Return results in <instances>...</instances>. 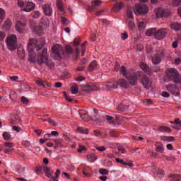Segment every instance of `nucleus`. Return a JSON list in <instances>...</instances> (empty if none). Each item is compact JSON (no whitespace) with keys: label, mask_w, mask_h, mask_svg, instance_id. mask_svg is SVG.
<instances>
[{"label":"nucleus","mask_w":181,"mask_h":181,"mask_svg":"<svg viewBox=\"0 0 181 181\" xmlns=\"http://www.w3.org/2000/svg\"><path fill=\"white\" fill-rule=\"evenodd\" d=\"M117 84L123 88H127L129 86V83L124 78H120Z\"/></svg>","instance_id":"6ab92c4d"},{"label":"nucleus","mask_w":181,"mask_h":181,"mask_svg":"<svg viewBox=\"0 0 181 181\" xmlns=\"http://www.w3.org/2000/svg\"><path fill=\"white\" fill-rule=\"evenodd\" d=\"M25 3H24V1H21V0H18V6H20L21 8H24L25 7Z\"/></svg>","instance_id":"e2e57ef3"},{"label":"nucleus","mask_w":181,"mask_h":181,"mask_svg":"<svg viewBox=\"0 0 181 181\" xmlns=\"http://www.w3.org/2000/svg\"><path fill=\"white\" fill-rule=\"evenodd\" d=\"M64 54V50L61 45H55L52 47V56L57 60H62Z\"/></svg>","instance_id":"39448f33"},{"label":"nucleus","mask_w":181,"mask_h":181,"mask_svg":"<svg viewBox=\"0 0 181 181\" xmlns=\"http://www.w3.org/2000/svg\"><path fill=\"white\" fill-rule=\"evenodd\" d=\"M87 158L90 162H95L97 160V156L94 153H91L90 156H87Z\"/></svg>","instance_id":"473e14b6"},{"label":"nucleus","mask_w":181,"mask_h":181,"mask_svg":"<svg viewBox=\"0 0 181 181\" xmlns=\"http://www.w3.org/2000/svg\"><path fill=\"white\" fill-rule=\"evenodd\" d=\"M42 167L43 166H40V167H36V169H35V173L39 174V173H42Z\"/></svg>","instance_id":"13d9d810"},{"label":"nucleus","mask_w":181,"mask_h":181,"mask_svg":"<svg viewBox=\"0 0 181 181\" xmlns=\"http://www.w3.org/2000/svg\"><path fill=\"white\" fill-rule=\"evenodd\" d=\"M170 123L174 124V125L172 126V127H173V129H176V128H177L176 126H179V127H181V121H180L179 119H175L174 120V122H173V121H170Z\"/></svg>","instance_id":"393cba45"},{"label":"nucleus","mask_w":181,"mask_h":181,"mask_svg":"<svg viewBox=\"0 0 181 181\" xmlns=\"http://www.w3.org/2000/svg\"><path fill=\"white\" fill-rule=\"evenodd\" d=\"M156 32H157V28H150L148 29L146 32V36H153L154 38L156 37Z\"/></svg>","instance_id":"a211bd4d"},{"label":"nucleus","mask_w":181,"mask_h":181,"mask_svg":"<svg viewBox=\"0 0 181 181\" xmlns=\"http://www.w3.org/2000/svg\"><path fill=\"white\" fill-rule=\"evenodd\" d=\"M42 172L46 173L47 177L50 178L53 174V171L49 167H42Z\"/></svg>","instance_id":"412c9836"},{"label":"nucleus","mask_w":181,"mask_h":181,"mask_svg":"<svg viewBox=\"0 0 181 181\" xmlns=\"http://www.w3.org/2000/svg\"><path fill=\"white\" fill-rule=\"evenodd\" d=\"M181 4V0H173V6L174 7H178Z\"/></svg>","instance_id":"603ef678"},{"label":"nucleus","mask_w":181,"mask_h":181,"mask_svg":"<svg viewBox=\"0 0 181 181\" xmlns=\"http://www.w3.org/2000/svg\"><path fill=\"white\" fill-rule=\"evenodd\" d=\"M83 175L87 177H89L90 176V173L88 169H83Z\"/></svg>","instance_id":"3c124183"},{"label":"nucleus","mask_w":181,"mask_h":181,"mask_svg":"<svg viewBox=\"0 0 181 181\" xmlns=\"http://www.w3.org/2000/svg\"><path fill=\"white\" fill-rule=\"evenodd\" d=\"M6 43L7 44V47L9 50H15L17 47L16 36L14 35H10L8 37H7Z\"/></svg>","instance_id":"0eeeda50"},{"label":"nucleus","mask_w":181,"mask_h":181,"mask_svg":"<svg viewBox=\"0 0 181 181\" xmlns=\"http://www.w3.org/2000/svg\"><path fill=\"white\" fill-rule=\"evenodd\" d=\"M129 109L128 106L124 105L123 103H121L118 107H117V110L119 112H125Z\"/></svg>","instance_id":"7c9ffc66"},{"label":"nucleus","mask_w":181,"mask_h":181,"mask_svg":"<svg viewBox=\"0 0 181 181\" xmlns=\"http://www.w3.org/2000/svg\"><path fill=\"white\" fill-rule=\"evenodd\" d=\"M11 134H9L7 132H4L3 134V137L4 141H8L11 139Z\"/></svg>","instance_id":"a19ab883"},{"label":"nucleus","mask_w":181,"mask_h":181,"mask_svg":"<svg viewBox=\"0 0 181 181\" xmlns=\"http://www.w3.org/2000/svg\"><path fill=\"white\" fill-rule=\"evenodd\" d=\"M112 119H113V117L112 116H108V115L106 116V119L108 122L112 123Z\"/></svg>","instance_id":"774afa93"},{"label":"nucleus","mask_w":181,"mask_h":181,"mask_svg":"<svg viewBox=\"0 0 181 181\" xmlns=\"http://www.w3.org/2000/svg\"><path fill=\"white\" fill-rule=\"evenodd\" d=\"M142 76L143 73L141 71H137L136 73L130 74L128 76H125L124 77L127 78L130 85L134 86L137 83V80L140 79Z\"/></svg>","instance_id":"20e7f679"},{"label":"nucleus","mask_w":181,"mask_h":181,"mask_svg":"<svg viewBox=\"0 0 181 181\" xmlns=\"http://www.w3.org/2000/svg\"><path fill=\"white\" fill-rule=\"evenodd\" d=\"M103 1L99 0H94L91 1V6L92 7H99L102 5Z\"/></svg>","instance_id":"2f4dec72"},{"label":"nucleus","mask_w":181,"mask_h":181,"mask_svg":"<svg viewBox=\"0 0 181 181\" xmlns=\"http://www.w3.org/2000/svg\"><path fill=\"white\" fill-rule=\"evenodd\" d=\"M25 24L24 23V19L22 18L21 20H17L16 28L18 33H23Z\"/></svg>","instance_id":"ddd939ff"},{"label":"nucleus","mask_w":181,"mask_h":181,"mask_svg":"<svg viewBox=\"0 0 181 181\" xmlns=\"http://www.w3.org/2000/svg\"><path fill=\"white\" fill-rule=\"evenodd\" d=\"M34 31L36 34L40 36L43 33V28L42 26H35Z\"/></svg>","instance_id":"cd10ccee"},{"label":"nucleus","mask_w":181,"mask_h":181,"mask_svg":"<svg viewBox=\"0 0 181 181\" xmlns=\"http://www.w3.org/2000/svg\"><path fill=\"white\" fill-rule=\"evenodd\" d=\"M57 7L58 8V10L63 11H64V8H63V4H62V0H58L57 1Z\"/></svg>","instance_id":"ea45409f"},{"label":"nucleus","mask_w":181,"mask_h":181,"mask_svg":"<svg viewBox=\"0 0 181 181\" xmlns=\"http://www.w3.org/2000/svg\"><path fill=\"white\" fill-rule=\"evenodd\" d=\"M61 21H62V25H66V26L68 25L69 23V20H67L64 17H61Z\"/></svg>","instance_id":"49530a36"},{"label":"nucleus","mask_w":181,"mask_h":181,"mask_svg":"<svg viewBox=\"0 0 181 181\" xmlns=\"http://www.w3.org/2000/svg\"><path fill=\"white\" fill-rule=\"evenodd\" d=\"M165 88L171 93V94L175 95H178V88L175 87L174 85H167Z\"/></svg>","instance_id":"2eb2a0df"},{"label":"nucleus","mask_w":181,"mask_h":181,"mask_svg":"<svg viewBox=\"0 0 181 181\" xmlns=\"http://www.w3.org/2000/svg\"><path fill=\"white\" fill-rule=\"evenodd\" d=\"M163 57H165V51L163 49H160L152 56V63H153V65H158L161 63Z\"/></svg>","instance_id":"423d86ee"},{"label":"nucleus","mask_w":181,"mask_h":181,"mask_svg":"<svg viewBox=\"0 0 181 181\" xmlns=\"http://www.w3.org/2000/svg\"><path fill=\"white\" fill-rule=\"evenodd\" d=\"M168 78L175 83H181V76L179 74L177 69L174 68H171L168 69V72L167 73Z\"/></svg>","instance_id":"7ed1b4c3"},{"label":"nucleus","mask_w":181,"mask_h":181,"mask_svg":"<svg viewBox=\"0 0 181 181\" xmlns=\"http://www.w3.org/2000/svg\"><path fill=\"white\" fill-rule=\"evenodd\" d=\"M78 132L81 134H88V130H86L83 127H78Z\"/></svg>","instance_id":"5fc2aeb1"},{"label":"nucleus","mask_w":181,"mask_h":181,"mask_svg":"<svg viewBox=\"0 0 181 181\" xmlns=\"http://www.w3.org/2000/svg\"><path fill=\"white\" fill-rule=\"evenodd\" d=\"M35 8V4L33 2H25L24 8H23V11L25 12H30L32 11Z\"/></svg>","instance_id":"dca6fc26"},{"label":"nucleus","mask_w":181,"mask_h":181,"mask_svg":"<svg viewBox=\"0 0 181 181\" xmlns=\"http://www.w3.org/2000/svg\"><path fill=\"white\" fill-rule=\"evenodd\" d=\"M42 10L45 15L49 17L53 14V8H51L50 5L46 4L42 6Z\"/></svg>","instance_id":"4468645a"},{"label":"nucleus","mask_w":181,"mask_h":181,"mask_svg":"<svg viewBox=\"0 0 181 181\" xmlns=\"http://www.w3.org/2000/svg\"><path fill=\"white\" fill-rule=\"evenodd\" d=\"M80 45V40L78 39L75 38L74 40V46H79Z\"/></svg>","instance_id":"338daca9"},{"label":"nucleus","mask_w":181,"mask_h":181,"mask_svg":"<svg viewBox=\"0 0 181 181\" xmlns=\"http://www.w3.org/2000/svg\"><path fill=\"white\" fill-rule=\"evenodd\" d=\"M141 83L145 89L148 90L152 86V80L143 74L141 78Z\"/></svg>","instance_id":"1a4fd4ad"},{"label":"nucleus","mask_w":181,"mask_h":181,"mask_svg":"<svg viewBox=\"0 0 181 181\" xmlns=\"http://www.w3.org/2000/svg\"><path fill=\"white\" fill-rule=\"evenodd\" d=\"M45 46L43 42L35 40L33 38L30 39L28 43V52H29V61L31 63L36 62V54L33 53V50L35 48L36 51H40L41 49Z\"/></svg>","instance_id":"f257e3e1"},{"label":"nucleus","mask_w":181,"mask_h":181,"mask_svg":"<svg viewBox=\"0 0 181 181\" xmlns=\"http://www.w3.org/2000/svg\"><path fill=\"white\" fill-rule=\"evenodd\" d=\"M54 142H55V148H62V139L55 140Z\"/></svg>","instance_id":"c03bdc74"},{"label":"nucleus","mask_w":181,"mask_h":181,"mask_svg":"<svg viewBox=\"0 0 181 181\" xmlns=\"http://www.w3.org/2000/svg\"><path fill=\"white\" fill-rule=\"evenodd\" d=\"M47 48H44L42 52H38L37 62L40 65L46 64L48 68L52 69L54 66V63L47 58Z\"/></svg>","instance_id":"f03ea898"},{"label":"nucleus","mask_w":181,"mask_h":181,"mask_svg":"<svg viewBox=\"0 0 181 181\" xmlns=\"http://www.w3.org/2000/svg\"><path fill=\"white\" fill-rule=\"evenodd\" d=\"M78 115L81 116V118L86 122L89 120V115L88 113L84 110H79Z\"/></svg>","instance_id":"f3484780"},{"label":"nucleus","mask_w":181,"mask_h":181,"mask_svg":"<svg viewBox=\"0 0 181 181\" xmlns=\"http://www.w3.org/2000/svg\"><path fill=\"white\" fill-rule=\"evenodd\" d=\"M81 90L86 93L92 92L93 90H96L98 89V86L95 83H90L86 86H81Z\"/></svg>","instance_id":"9b49d317"},{"label":"nucleus","mask_w":181,"mask_h":181,"mask_svg":"<svg viewBox=\"0 0 181 181\" xmlns=\"http://www.w3.org/2000/svg\"><path fill=\"white\" fill-rule=\"evenodd\" d=\"M127 22L129 28L132 30H134L136 28V25L133 20H127Z\"/></svg>","instance_id":"c756f323"},{"label":"nucleus","mask_w":181,"mask_h":181,"mask_svg":"<svg viewBox=\"0 0 181 181\" xmlns=\"http://www.w3.org/2000/svg\"><path fill=\"white\" fill-rule=\"evenodd\" d=\"M168 30L167 28H161L159 30H156V40H161L162 39L165 38L167 35Z\"/></svg>","instance_id":"9d476101"},{"label":"nucleus","mask_w":181,"mask_h":181,"mask_svg":"<svg viewBox=\"0 0 181 181\" xmlns=\"http://www.w3.org/2000/svg\"><path fill=\"white\" fill-rule=\"evenodd\" d=\"M35 82L38 84L39 86H42L43 88L46 87L47 82L45 81H42L40 78H38L35 81Z\"/></svg>","instance_id":"72a5a7b5"},{"label":"nucleus","mask_w":181,"mask_h":181,"mask_svg":"<svg viewBox=\"0 0 181 181\" xmlns=\"http://www.w3.org/2000/svg\"><path fill=\"white\" fill-rule=\"evenodd\" d=\"M171 181H181V175H173L171 177Z\"/></svg>","instance_id":"de8ad7c7"},{"label":"nucleus","mask_w":181,"mask_h":181,"mask_svg":"<svg viewBox=\"0 0 181 181\" xmlns=\"http://www.w3.org/2000/svg\"><path fill=\"white\" fill-rule=\"evenodd\" d=\"M124 7V5L122 2L117 3L116 5H115V7H113V11L115 12H118L121 9H122Z\"/></svg>","instance_id":"5701e85b"},{"label":"nucleus","mask_w":181,"mask_h":181,"mask_svg":"<svg viewBox=\"0 0 181 181\" xmlns=\"http://www.w3.org/2000/svg\"><path fill=\"white\" fill-rule=\"evenodd\" d=\"M13 151V148H4V153L6 154H11Z\"/></svg>","instance_id":"052dcab7"},{"label":"nucleus","mask_w":181,"mask_h":181,"mask_svg":"<svg viewBox=\"0 0 181 181\" xmlns=\"http://www.w3.org/2000/svg\"><path fill=\"white\" fill-rule=\"evenodd\" d=\"M156 151L162 153L164 151H165V148H163V146L162 144L160 143H158L156 144Z\"/></svg>","instance_id":"a878e982"},{"label":"nucleus","mask_w":181,"mask_h":181,"mask_svg":"<svg viewBox=\"0 0 181 181\" xmlns=\"http://www.w3.org/2000/svg\"><path fill=\"white\" fill-rule=\"evenodd\" d=\"M137 25L138 29L141 31H144L146 29V23L144 21H139Z\"/></svg>","instance_id":"bb28decb"},{"label":"nucleus","mask_w":181,"mask_h":181,"mask_svg":"<svg viewBox=\"0 0 181 181\" xmlns=\"http://www.w3.org/2000/svg\"><path fill=\"white\" fill-rule=\"evenodd\" d=\"M170 15V12L169 11L165 10L162 8H159L156 11V16H158V18H166Z\"/></svg>","instance_id":"f8f14e48"},{"label":"nucleus","mask_w":181,"mask_h":181,"mask_svg":"<svg viewBox=\"0 0 181 181\" xmlns=\"http://www.w3.org/2000/svg\"><path fill=\"white\" fill-rule=\"evenodd\" d=\"M120 72H121L122 75L124 76V77L128 76V75L132 74H129L127 72V68H125L124 66H121Z\"/></svg>","instance_id":"f704fd0d"},{"label":"nucleus","mask_w":181,"mask_h":181,"mask_svg":"<svg viewBox=\"0 0 181 181\" xmlns=\"http://www.w3.org/2000/svg\"><path fill=\"white\" fill-rule=\"evenodd\" d=\"M127 16H128L127 20H129V21L134 20L133 12L132 11H127Z\"/></svg>","instance_id":"09e8293b"},{"label":"nucleus","mask_w":181,"mask_h":181,"mask_svg":"<svg viewBox=\"0 0 181 181\" xmlns=\"http://www.w3.org/2000/svg\"><path fill=\"white\" fill-rule=\"evenodd\" d=\"M148 13V8L146 5H142L140 4H137L136 5V8H134V13L136 15H146Z\"/></svg>","instance_id":"6e6552de"},{"label":"nucleus","mask_w":181,"mask_h":181,"mask_svg":"<svg viewBox=\"0 0 181 181\" xmlns=\"http://www.w3.org/2000/svg\"><path fill=\"white\" fill-rule=\"evenodd\" d=\"M170 28L175 31H180L181 29V25L179 23H171Z\"/></svg>","instance_id":"aec40b11"},{"label":"nucleus","mask_w":181,"mask_h":181,"mask_svg":"<svg viewBox=\"0 0 181 181\" xmlns=\"http://www.w3.org/2000/svg\"><path fill=\"white\" fill-rule=\"evenodd\" d=\"M66 52L68 54H72L74 52V49L70 45H66Z\"/></svg>","instance_id":"58836bf2"},{"label":"nucleus","mask_w":181,"mask_h":181,"mask_svg":"<svg viewBox=\"0 0 181 181\" xmlns=\"http://www.w3.org/2000/svg\"><path fill=\"white\" fill-rule=\"evenodd\" d=\"M5 25H6V28H9L11 27V20H6L5 21Z\"/></svg>","instance_id":"bf43d9fd"},{"label":"nucleus","mask_w":181,"mask_h":181,"mask_svg":"<svg viewBox=\"0 0 181 181\" xmlns=\"http://www.w3.org/2000/svg\"><path fill=\"white\" fill-rule=\"evenodd\" d=\"M98 67V64H97V62L96 61H93L92 62L90 63V65L89 66H88V70L90 71V72H92L94 70H95Z\"/></svg>","instance_id":"4be33fe9"},{"label":"nucleus","mask_w":181,"mask_h":181,"mask_svg":"<svg viewBox=\"0 0 181 181\" xmlns=\"http://www.w3.org/2000/svg\"><path fill=\"white\" fill-rule=\"evenodd\" d=\"M71 93L72 94L78 93V86L77 85H74L72 87H71Z\"/></svg>","instance_id":"4c0bfd02"},{"label":"nucleus","mask_w":181,"mask_h":181,"mask_svg":"<svg viewBox=\"0 0 181 181\" xmlns=\"http://www.w3.org/2000/svg\"><path fill=\"white\" fill-rule=\"evenodd\" d=\"M140 66L144 71H148V65H146V64L144 62H141Z\"/></svg>","instance_id":"864d4df0"},{"label":"nucleus","mask_w":181,"mask_h":181,"mask_svg":"<svg viewBox=\"0 0 181 181\" xmlns=\"http://www.w3.org/2000/svg\"><path fill=\"white\" fill-rule=\"evenodd\" d=\"M156 174L158 175L160 177H163L165 175V172L162 169L156 168Z\"/></svg>","instance_id":"e433bc0d"},{"label":"nucleus","mask_w":181,"mask_h":181,"mask_svg":"<svg viewBox=\"0 0 181 181\" xmlns=\"http://www.w3.org/2000/svg\"><path fill=\"white\" fill-rule=\"evenodd\" d=\"M116 162L119 163L120 164L123 165H126L127 163L124 160H121L119 158H116Z\"/></svg>","instance_id":"69168bd1"},{"label":"nucleus","mask_w":181,"mask_h":181,"mask_svg":"<svg viewBox=\"0 0 181 181\" xmlns=\"http://www.w3.org/2000/svg\"><path fill=\"white\" fill-rule=\"evenodd\" d=\"M164 141H175V138L173 136H165Z\"/></svg>","instance_id":"0e129e2a"},{"label":"nucleus","mask_w":181,"mask_h":181,"mask_svg":"<svg viewBox=\"0 0 181 181\" xmlns=\"http://www.w3.org/2000/svg\"><path fill=\"white\" fill-rule=\"evenodd\" d=\"M99 173L100 175H106L109 173V170L104 169V168H100L99 170Z\"/></svg>","instance_id":"8fccbe9b"},{"label":"nucleus","mask_w":181,"mask_h":181,"mask_svg":"<svg viewBox=\"0 0 181 181\" xmlns=\"http://www.w3.org/2000/svg\"><path fill=\"white\" fill-rule=\"evenodd\" d=\"M158 130L160 132H165V133H170L171 132V129L170 127H158Z\"/></svg>","instance_id":"c85d7f7f"},{"label":"nucleus","mask_w":181,"mask_h":181,"mask_svg":"<svg viewBox=\"0 0 181 181\" xmlns=\"http://www.w3.org/2000/svg\"><path fill=\"white\" fill-rule=\"evenodd\" d=\"M21 119L19 118V116L17 115H14L13 118L12 119V124H16L17 122H20Z\"/></svg>","instance_id":"37998d69"},{"label":"nucleus","mask_w":181,"mask_h":181,"mask_svg":"<svg viewBox=\"0 0 181 181\" xmlns=\"http://www.w3.org/2000/svg\"><path fill=\"white\" fill-rule=\"evenodd\" d=\"M4 146L6 148H8L9 149H13L14 145L12 142H5L4 143Z\"/></svg>","instance_id":"a18cd8bd"},{"label":"nucleus","mask_w":181,"mask_h":181,"mask_svg":"<svg viewBox=\"0 0 181 181\" xmlns=\"http://www.w3.org/2000/svg\"><path fill=\"white\" fill-rule=\"evenodd\" d=\"M105 87H106L108 89H115L117 88H118V83H105Z\"/></svg>","instance_id":"b1692460"},{"label":"nucleus","mask_w":181,"mask_h":181,"mask_svg":"<svg viewBox=\"0 0 181 181\" xmlns=\"http://www.w3.org/2000/svg\"><path fill=\"white\" fill-rule=\"evenodd\" d=\"M18 79H19V77H18L16 76H10V81H11L13 82L17 83V82H18Z\"/></svg>","instance_id":"6e6d98bb"},{"label":"nucleus","mask_w":181,"mask_h":181,"mask_svg":"<svg viewBox=\"0 0 181 181\" xmlns=\"http://www.w3.org/2000/svg\"><path fill=\"white\" fill-rule=\"evenodd\" d=\"M17 54L21 59L25 58V52L23 51V48H20L17 51Z\"/></svg>","instance_id":"c9c22d12"},{"label":"nucleus","mask_w":181,"mask_h":181,"mask_svg":"<svg viewBox=\"0 0 181 181\" xmlns=\"http://www.w3.org/2000/svg\"><path fill=\"white\" fill-rule=\"evenodd\" d=\"M40 16H41V13L39 12L38 11L32 12L31 13V16L33 18H38L39 17H40Z\"/></svg>","instance_id":"79ce46f5"},{"label":"nucleus","mask_w":181,"mask_h":181,"mask_svg":"<svg viewBox=\"0 0 181 181\" xmlns=\"http://www.w3.org/2000/svg\"><path fill=\"white\" fill-rule=\"evenodd\" d=\"M83 151H86V147L83 145H79V148H78L77 151L81 153L83 152Z\"/></svg>","instance_id":"4d7b16f0"},{"label":"nucleus","mask_w":181,"mask_h":181,"mask_svg":"<svg viewBox=\"0 0 181 181\" xmlns=\"http://www.w3.org/2000/svg\"><path fill=\"white\" fill-rule=\"evenodd\" d=\"M96 151L103 152L106 151V148L105 146H98V147H96Z\"/></svg>","instance_id":"680f3d73"}]
</instances>
